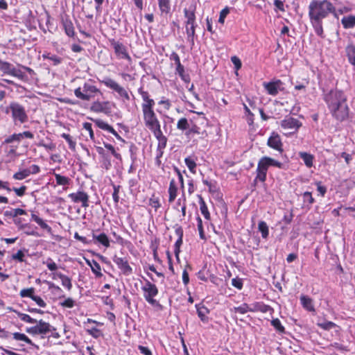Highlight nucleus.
Here are the masks:
<instances>
[{
    "label": "nucleus",
    "instance_id": "nucleus-7",
    "mask_svg": "<svg viewBox=\"0 0 355 355\" xmlns=\"http://www.w3.org/2000/svg\"><path fill=\"white\" fill-rule=\"evenodd\" d=\"M7 113L10 112L15 124L24 123L28 121V116L25 107L17 102H11L7 107Z\"/></svg>",
    "mask_w": 355,
    "mask_h": 355
},
{
    "label": "nucleus",
    "instance_id": "nucleus-8",
    "mask_svg": "<svg viewBox=\"0 0 355 355\" xmlns=\"http://www.w3.org/2000/svg\"><path fill=\"white\" fill-rule=\"evenodd\" d=\"M184 17L187 18L186 21V33L187 40L190 42L191 46L194 45V38L196 35V15L195 9L184 10Z\"/></svg>",
    "mask_w": 355,
    "mask_h": 355
},
{
    "label": "nucleus",
    "instance_id": "nucleus-9",
    "mask_svg": "<svg viewBox=\"0 0 355 355\" xmlns=\"http://www.w3.org/2000/svg\"><path fill=\"white\" fill-rule=\"evenodd\" d=\"M141 290L144 292V297L148 304L153 306H160L159 302L154 299V297L158 294V289L155 284L151 283L147 279H145V282L141 287Z\"/></svg>",
    "mask_w": 355,
    "mask_h": 355
},
{
    "label": "nucleus",
    "instance_id": "nucleus-16",
    "mask_svg": "<svg viewBox=\"0 0 355 355\" xmlns=\"http://www.w3.org/2000/svg\"><path fill=\"white\" fill-rule=\"evenodd\" d=\"M68 198L74 203L81 202L82 207L85 209L89 207V196L82 190H79L76 193H69Z\"/></svg>",
    "mask_w": 355,
    "mask_h": 355
},
{
    "label": "nucleus",
    "instance_id": "nucleus-19",
    "mask_svg": "<svg viewBox=\"0 0 355 355\" xmlns=\"http://www.w3.org/2000/svg\"><path fill=\"white\" fill-rule=\"evenodd\" d=\"M175 232L178 238L174 245V252L176 258L178 259L179 254L180 252V246L182 244L183 230L182 227H178L175 229Z\"/></svg>",
    "mask_w": 355,
    "mask_h": 355
},
{
    "label": "nucleus",
    "instance_id": "nucleus-63",
    "mask_svg": "<svg viewBox=\"0 0 355 355\" xmlns=\"http://www.w3.org/2000/svg\"><path fill=\"white\" fill-rule=\"evenodd\" d=\"M24 253L21 250H18L17 253L12 254V259L17 260L19 262L24 261Z\"/></svg>",
    "mask_w": 355,
    "mask_h": 355
},
{
    "label": "nucleus",
    "instance_id": "nucleus-5",
    "mask_svg": "<svg viewBox=\"0 0 355 355\" xmlns=\"http://www.w3.org/2000/svg\"><path fill=\"white\" fill-rule=\"evenodd\" d=\"M270 166H275L279 168L283 167V164L269 157H261L257 165L256 179L263 182L266 180V174Z\"/></svg>",
    "mask_w": 355,
    "mask_h": 355
},
{
    "label": "nucleus",
    "instance_id": "nucleus-46",
    "mask_svg": "<svg viewBox=\"0 0 355 355\" xmlns=\"http://www.w3.org/2000/svg\"><path fill=\"white\" fill-rule=\"evenodd\" d=\"M34 288H24L20 291L19 295L21 297H30L32 299V297L34 295Z\"/></svg>",
    "mask_w": 355,
    "mask_h": 355
},
{
    "label": "nucleus",
    "instance_id": "nucleus-15",
    "mask_svg": "<svg viewBox=\"0 0 355 355\" xmlns=\"http://www.w3.org/2000/svg\"><path fill=\"white\" fill-rule=\"evenodd\" d=\"M111 103L110 101H95L92 103L90 110L96 113L108 114L111 112Z\"/></svg>",
    "mask_w": 355,
    "mask_h": 355
},
{
    "label": "nucleus",
    "instance_id": "nucleus-43",
    "mask_svg": "<svg viewBox=\"0 0 355 355\" xmlns=\"http://www.w3.org/2000/svg\"><path fill=\"white\" fill-rule=\"evenodd\" d=\"M83 128L85 131L88 132L90 139L94 141L95 140V137L92 123L85 122L83 124Z\"/></svg>",
    "mask_w": 355,
    "mask_h": 355
},
{
    "label": "nucleus",
    "instance_id": "nucleus-31",
    "mask_svg": "<svg viewBox=\"0 0 355 355\" xmlns=\"http://www.w3.org/2000/svg\"><path fill=\"white\" fill-rule=\"evenodd\" d=\"M159 10L162 13L167 14L171 10L169 0H158Z\"/></svg>",
    "mask_w": 355,
    "mask_h": 355
},
{
    "label": "nucleus",
    "instance_id": "nucleus-45",
    "mask_svg": "<svg viewBox=\"0 0 355 355\" xmlns=\"http://www.w3.org/2000/svg\"><path fill=\"white\" fill-rule=\"evenodd\" d=\"M61 137L67 141L69 147L71 150H74L76 149V143L72 140L71 137L69 135L62 133Z\"/></svg>",
    "mask_w": 355,
    "mask_h": 355
},
{
    "label": "nucleus",
    "instance_id": "nucleus-13",
    "mask_svg": "<svg viewBox=\"0 0 355 355\" xmlns=\"http://www.w3.org/2000/svg\"><path fill=\"white\" fill-rule=\"evenodd\" d=\"M110 43L114 50V53L119 59H125L129 63H132V58L128 54L127 47L121 42L116 41L114 39L110 40Z\"/></svg>",
    "mask_w": 355,
    "mask_h": 355
},
{
    "label": "nucleus",
    "instance_id": "nucleus-61",
    "mask_svg": "<svg viewBox=\"0 0 355 355\" xmlns=\"http://www.w3.org/2000/svg\"><path fill=\"white\" fill-rule=\"evenodd\" d=\"M230 10H229V8H225L224 9H223L220 12V16H219V19H218V21L221 24H223L224 23V21H225V18L226 17V16L228 15Z\"/></svg>",
    "mask_w": 355,
    "mask_h": 355
},
{
    "label": "nucleus",
    "instance_id": "nucleus-53",
    "mask_svg": "<svg viewBox=\"0 0 355 355\" xmlns=\"http://www.w3.org/2000/svg\"><path fill=\"white\" fill-rule=\"evenodd\" d=\"M32 300L38 305L40 307L45 308L46 306V303L44 300L40 296L34 295L32 297Z\"/></svg>",
    "mask_w": 355,
    "mask_h": 355
},
{
    "label": "nucleus",
    "instance_id": "nucleus-64",
    "mask_svg": "<svg viewBox=\"0 0 355 355\" xmlns=\"http://www.w3.org/2000/svg\"><path fill=\"white\" fill-rule=\"evenodd\" d=\"M46 265L49 270L54 271L56 270L58 268L57 264L51 259H49L46 262Z\"/></svg>",
    "mask_w": 355,
    "mask_h": 355
},
{
    "label": "nucleus",
    "instance_id": "nucleus-24",
    "mask_svg": "<svg viewBox=\"0 0 355 355\" xmlns=\"http://www.w3.org/2000/svg\"><path fill=\"white\" fill-rule=\"evenodd\" d=\"M298 155L307 168H311L313 166L314 156L313 155L306 152H300Z\"/></svg>",
    "mask_w": 355,
    "mask_h": 355
},
{
    "label": "nucleus",
    "instance_id": "nucleus-10",
    "mask_svg": "<svg viewBox=\"0 0 355 355\" xmlns=\"http://www.w3.org/2000/svg\"><path fill=\"white\" fill-rule=\"evenodd\" d=\"M100 82L103 84L106 87L116 92L119 97L124 98L126 101L130 100V96L126 89L121 86L117 82L110 77H104Z\"/></svg>",
    "mask_w": 355,
    "mask_h": 355
},
{
    "label": "nucleus",
    "instance_id": "nucleus-11",
    "mask_svg": "<svg viewBox=\"0 0 355 355\" xmlns=\"http://www.w3.org/2000/svg\"><path fill=\"white\" fill-rule=\"evenodd\" d=\"M35 324V326L27 328L26 332L33 335H40L42 338H45L53 330V326L42 320L37 321Z\"/></svg>",
    "mask_w": 355,
    "mask_h": 355
},
{
    "label": "nucleus",
    "instance_id": "nucleus-51",
    "mask_svg": "<svg viewBox=\"0 0 355 355\" xmlns=\"http://www.w3.org/2000/svg\"><path fill=\"white\" fill-rule=\"evenodd\" d=\"M19 318L26 322V323H30V324H35L36 322H37V320L31 318L29 315L28 314H26V313H23V314H20L19 315Z\"/></svg>",
    "mask_w": 355,
    "mask_h": 355
},
{
    "label": "nucleus",
    "instance_id": "nucleus-34",
    "mask_svg": "<svg viewBox=\"0 0 355 355\" xmlns=\"http://www.w3.org/2000/svg\"><path fill=\"white\" fill-rule=\"evenodd\" d=\"M258 229L261 233V236L266 239L269 234L268 227L266 222L260 221L258 224Z\"/></svg>",
    "mask_w": 355,
    "mask_h": 355
},
{
    "label": "nucleus",
    "instance_id": "nucleus-26",
    "mask_svg": "<svg viewBox=\"0 0 355 355\" xmlns=\"http://www.w3.org/2000/svg\"><path fill=\"white\" fill-rule=\"evenodd\" d=\"M300 302L302 306L308 311H315V308L313 304V300L308 296L302 295L300 297Z\"/></svg>",
    "mask_w": 355,
    "mask_h": 355
},
{
    "label": "nucleus",
    "instance_id": "nucleus-28",
    "mask_svg": "<svg viewBox=\"0 0 355 355\" xmlns=\"http://www.w3.org/2000/svg\"><path fill=\"white\" fill-rule=\"evenodd\" d=\"M31 218L35 221L42 229L47 230L49 232L51 231V227L44 222L42 218L35 214H31Z\"/></svg>",
    "mask_w": 355,
    "mask_h": 355
},
{
    "label": "nucleus",
    "instance_id": "nucleus-22",
    "mask_svg": "<svg viewBox=\"0 0 355 355\" xmlns=\"http://www.w3.org/2000/svg\"><path fill=\"white\" fill-rule=\"evenodd\" d=\"M178 184L176 183L175 180H173V179L171 180L170 182V184H169V187H168V194H169V197H168L169 202H174V200H175V198L178 196Z\"/></svg>",
    "mask_w": 355,
    "mask_h": 355
},
{
    "label": "nucleus",
    "instance_id": "nucleus-14",
    "mask_svg": "<svg viewBox=\"0 0 355 355\" xmlns=\"http://www.w3.org/2000/svg\"><path fill=\"white\" fill-rule=\"evenodd\" d=\"M263 86L269 95L274 96H277L279 92L284 90V83L279 79L268 83L265 82L263 83Z\"/></svg>",
    "mask_w": 355,
    "mask_h": 355
},
{
    "label": "nucleus",
    "instance_id": "nucleus-17",
    "mask_svg": "<svg viewBox=\"0 0 355 355\" xmlns=\"http://www.w3.org/2000/svg\"><path fill=\"white\" fill-rule=\"evenodd\" d=\"M113 261L121 270L123 275L128 276L132 273V268L128 263V261L125 257H119L115 256L113 258Z\"/></svg>",
    "mask_w": 355,
    "mask_h": 355
},
{
    "label": "nucleus",
    "instance_id": "nucleus-58",
    "mask_svg": "<svg viewBox=\"0 0 355 355\" xmlns=\"http://www.w3.org/2000/svg\"><path fill=\"white\" fill-rule=\"evenodd\" d=\"M25 214H26V211L24 209L20 208L14 209L10 211V216L13 218Z\"/></svg>",
    "mask_w": 355,
    "mask_h": 355
},
{
    "label": "nucleus",
    "instance_id": "nucleus-62",
    "mask_svg": "<svg viewBox=\"0 0 355 355\" xmlns=\"http://www.w3.org/2000/svg\"><path fill=\"white\" fill-rule=\"evenodd\" d=\"M232 285L235 288L241 290L243 288V282L239 278H234L232 279Z\"/></svg>",
    "mask_w": 355,
    "mask_h": 355
},
{
    "label": "nucleus",
    "instance_id": "nucleus-52",
    "mask_svg": "<svg viewBox=\"0 0 355 355\" xmlns=\"http://www.w3.org/2000/svg\"><path fill=\"white\" fill-rule=\"evenodd\" d=\"M196 219H197V222H198L197 226H198V230L199 232L200 237L202 239H205L202 219L200 218V217L199 216L197 217Z\"/></svg>",
    "mask_w": 355,
    "mask_h": 355
},
{
    "label": "nucleus",
    "instance_id": "nucleus-37",
    "mask_svg": "<svg viewBox=\"0 0 355 355\" xmlns=\"http://www.w3.org/2000/svg\"><path fill=\"white\" fill-rule=\"evenodd\" d=\"M232 311L240 314H245L250 312V305L246 303H243L239 306L234 307Z\"/></svg>",
    "mask_w": 355,
    "mask_h": 355
},
{
    "label": "nucleus",
    "instance_id": "nucleus-25",
    "mask_svg": "<svg viewBox=\"0 0 355 355\" xmlns=\"http://www.w3.org/2000/svg\"><path fill=\"white\" fill-rule=\"evenodd\" d=\"M341 24L345 29L353 28L355 26V16L347 15L343 17L341 19Z\"/></svg>",
    "mask_w": 355,
    "mask_h": 355
},
{
    "label": "nucleus",
    "instance_id": "nucleus-38",
    "mask_svg": "<svg viewBox=\"0 0 355 355\" xmlns=\"http://www.w3.org/2000/svg\"><path fill=\"white\" fill-rule=\"evenodd\" d=\"M28 173L29 171H28L27 168L23 169L15 173L13 175V178L17 180H22L30 175Z\"/></svg>",
    "mask_w": 355,
    "mask_h": 355
},
{
    "label": "nucleus",
    "instance_id": "nucleus-36",
    "mask_svg": "<svg viewBox=\"0 0 355 355\" xmlns=\"http://www.w3.org/2000/svg\"><path fill=\"white\" fill-rule=\"evenodd\" d=\"M200 209L202 214L205 218V219L209 220L210 219V214H209L208 208L206 205V203L203 200L202 198H200Z\"/></svg>",
    "mask_w": 355,
    "mask_h": 355
},
{
    "label": "nucleus",
    "instance_id": "nucleus-60",
    "mask_svg": "<svg viewBox=\"0 0 355 355\" xmlns=\"http://www.w3.org/2000/svg\"><path fill=\"white\" fill-rule=\"evenodd\" d=\"M39 146L44 147L46 150H54L55 149V144L53 142H50L49 144H45L44 142H40L38 144Z\"/></svg>",
    "mask_w": 355,
    "mask_h": 355
},
{
    "label": "nucleus",
    "instance_id": "nucleus-20",
    "mask_svg": "<svg viewBox=\"0 0 355 355\" xmlns=\"http://www.w3.org/2000/svg\"><path fill=\"white\" fill-rule=\"evenodd\" d=\"M62 22L66 35L69 37H73L75 31L72 21L68 17H66L62 19Z\"/></svg>",
    "mask_w": 355,
    "mask_h": 355
},
{
    "label": "nucleus",
    "instance_id": "nucleus-42",
    "mask_svg": "<svg viewBox=\"0 0 355 355\" xmlns=\"http://www.w3.org/2000/svg\"><path fill=\"white\" fill-rule=\"evenodd\" d=\"M43 58L44 59H48L53 62L54 65H58L61 63L62 58L55 55H51V53L44 54Z\"/></svg>",
    "mask_w": 355,
    "mask_h": 355
},
{
    "label": "nucleus",
    "instance_id": "nucleus-44",
    "mask_svg": "<svg viewBox=\"0 0 355 355\" xmlns=\"http://www.w3.org/2000/svg\"><path fill=\"white\" fill-rule=\"evenodd\" d=\"M271 324L278 332L284 333L285 331L284 327L278 318L273 319L271 321Z\"/></svg>",
    "mask_w": 355,
    "mask_h": 355
},
{
    "label": "nucleus",
    "instance_id": "nucleus-23",
    "mask_svg": "<svg viewBox=\"0 0 355 355\" xmlns=\"http://www.w3.org/2000/svg\"><path fill=\"white\" fill-rule=\"evenodd\" d=\"M86 263L90 266L92 272L96 275V277H101L103 273L101 272V267L100 264L95 260L86 259Z\"/></svg>",
    "mask_w": 355,
    "mask_h": 355
},
{
    "label": "nucleus",
    "instance_id": "nucleus-41",
    "mask_svg": "<svg viewBox=\"0 0 355 355\" xmlns=\"http://www.w3.org/2000/svg\"><path fill=\"white\" fill-rule=\"evenodd\" d=\"M94 123L99 128L107 132L112 128V126L101 119H94Z\"/></svg>",
    "mask_w": 355,
    "mask_h": 355
},
{
    "label": "nucleus",
    "instance_id": "nucleus-33",
    "mask_svg": "<svg viewBox=\"0 0 355 355\" xmlns=\"http://www.w3.org/2000/svg\"><path fill=\"white\" fill-rule=\"evenodd\" d=\"M58 276L62 282V285L67 288L69 291L71 290L72 288L71 279L62 273L58 274Z\"/></svg>",
    "mask_w": 355,
    "mask_h": 355
},
{
    "label": "nucleus",
    "instance_id": "nucleus-30",
    "mask_svg": "<svg viewBox=\"0 0 355 355\" xmlns=\"http://www.w3.org/2000/svg\"><path fill=\"white\" fill-rule=\"evenodd\" d=\"M184 163L191 173L193 174L196 173V163L194 158L192 157H187L184 159Z\"/></svg>",
    "mask_w": 355,
    "mask_h": 355
},
{
    "label": "nucleus",
    "instance_id": "nucleus-40",
    "mask_svg": "<svg viewBox=\"0 0 355 355\" xmlns=\"http://www.w3.org/2000/svg\"><path fill=\"white\" fill-rule=\"evenodd\" d=\"M176 73L180 76L181 79L185 83H189L190 81V78L188 74H186L184 72V67L183 65L181 66V68L176 67Z\"/></svg>",
    "mask_w": 355,
    "mask_h": 355
},
{
    "label": "nucleus",
    "instance_id": "nucleus-21",
    "mask_svg": "<svg viewBox=\"0 0 355 355\" xmlns=\"http://www.w3.org/2000/svg\"><path fill=\"white\" fill-rule=\"evenodd\" d=\"M93 239L103 245L105 248H107L110 247V239L108 236L105 233H101L99 234H96L95 233L92 234Z\"/></svg>",
    "mask_w": 355,
    "mask_h": 355
},
{
    "label": "nucleus",
    "instance_id": "nucleus-48",
    "mask_svg": "<svg viewBox=\"0 0 355 355\" xmlns=\"http://www.w3.org/2000/svg\"><path fill=\"white\" fill-rule=\"evenodd\" d=\"M149 205L153 207L155 210H157L161 206L159 198L153 195L149 199Z\"/></svg>",
    "mask_w": 355,
    "mask_h": 355
},
{
    "label": "nucleus",
    "instance_id": "nucleus-29",
    "mask_svg": "<svg viewBox=\"0 0 355 355\" xmlns=\"http://www.w3.org/2000/svg\"><path fill=\"white\" fill-rule=\"evenodd\" d=\"M54 176L58 185L67 187L70 184L71 180L68 177L61 175L58 173H54Z\"/></svg>",
    "mask_w": 355,
    "mask_h": 355
},
{
    "label": "nucleus",
    "instance_id": "nucleus-4",
    "mask_svg": "<svg viewBox=\"0 0 355 355\" xmlns=\"http://www.w3.org/2000/svg\"><path fill=\"white\" fill-rule=\"evenodd\" d=\"M19 68H16L11 63L3 61L0 59V71L4 74H8L11 76L15 77L21 81H27L28 78L25 71L28 72L30 74L33 73V70L30 67L19 65Z\"/></svg>",
    "mask_w": 355,
    "mask_h": 355
},
{
    "label": "nucleus",
    "instance_id": "nucleus-6",
    "mask_svg": "<svg viewBox=\"0 0 355 355\" xmlns=\"http://www.w3.org/2000/svg\"><path fill=\"white\" fill-rule=\"evenodd\" d=\"M96 94H101V90L92 84L91 80L84 83L82 87L74 90V95L76 98L85 101L94 98Z\"/></svg>",
    "mask_w": 355,
    "mask_h": 355
},
{
    "label": "nucleus",
    "instance_id": "nucleus-50",
    "mask_svg": "<svg viewBox=\"0 0 355 355\" xmlns=\"http://www.w3.org/2000/svg\"><path fill=\"white\" fill-rule=\"evenodd\" d=\"M87 333L92 337L97 338L102 336L101 331L96 327H91L87 329Z\"/></svg>",
    "mask_w": 355,
    "mask_h": 355
},
{
    "label": "nucleus",
    "instance_id": "nucleus-55",
    "mask_svg": "<svg viewBox=\"0 0 355 355\" xmlns=\"http://www.w3.org/2000/svg\"><path fill=\"white\" fill-rule=\"evenodd\" d=\"M104 146L107 149L109 150L111 153L113 155V156L116 158V159H121V156L119 153H116L114 146L110 144H106L105 143L104 144Z\"/></svg>",
    "mask_w": 355,
    "mask_h": 355
},
{
    "label": "nucleus",
    "instance_id": "nucleus-18",
    "mask_svg": "<svg viewBox=\"0 0 355 355\" xmlns=\"http://www.w3.org/2000/svg\"><path fill=\"white\" fill-rule=\"evenodd\" d=\"M268 145L270 148L278 151H282V143L281 139L277 134L272 133L268 140Z\"/></svg>",
    "mask_w": 355,
    "mask_h": 355
},
{
    "label": "nucleus",
    "instance_id": "nucleus-57",
    "mask_svg": "<svg viewBox=\"0 0 355 355\" xmlns=\"http://www.w3.org/2000/svg\"><path fill=\"white\" fill-rule=\"evenodd\" d=\"M170 60H173L175 63L176 67L181 68L182 65L180 62V59L177 53L173 52L170 55Z\"/></svg>",
    "mask_w": 355,
    "mask_h": 355
},
{
    "label": "nucleus",
    "instance_id": "nucleus-39",
    "mask_svg": "<svg viewBox=\"0 0 355 355\" xmlns=\"http://www.w3.org/2000/svg\"><path fill=\"white\" fill-rule=\"evenodd\" d=\"M177 128L180 130L184 131L189 128V123L186 118H181L177 123Z\"/></svg>",
    "mask_w": 355,
    "mask_h": 355
},
{
    "label": "nucleus",
    "instance_id": "nucleus-3",
    "mask_svg": "<svg viewBox=\"0 0 355 355\" xmlns=\"http://www.w3.org/2000/svg\"><path fill=\"white\" fill-rule=\"evenodd\" d=\"M139 93L142 98L141 110L143 114V119L144 124L148 129L158 125L160 122L154 111L155 105V101L150 98L148 92L139 89Z\"/></svg>",
    "mask_w": 355,
    "mask_h": 355
},
{
    "label": "nucleus",
    "instance_id": "nucleus-12",
    "mask_svg": "<svg viewBox=\"0 0 355 355\" xmlns=\"http://www.w3.org/2000/svg\"><path fill=\"white\" fill-rule=\"evenodd\" d=\"M302 125V123L299 120L291 116H286L281 121V127L286 131L284 133L286 135L295 134Z\"/></svg>",
    "mask_w": 355,
    "mask_h": 355
},
{
    "label": "nucleus",
    "instance_id": "nucleus-1",
    "mask_svg": "<svg viewBox=\"0 0 355 355\" xmlns=\"http://www.w3.org/2000/svg\"><path fill=\"white\" fill-rule=\"evenodd\" d=\"M334 6L328 0H313L309 5V17L315 33L323 37L322 20L335 13Z\"/></svg>",
    "mask_w": 355,
    "mask_h": 355
},
{
    "label": "nucleus",
    "instance_id": "nucleus-35",
    "mask_svg": "<svg viewBox=\"0 0 355 355\" xmlns=\"http://www.w3.org/2000/svg\"><path fill=\"white\" fill-rule=\"evenodd\" d=\"M149 130L153 132V135L155 136L157 141L166 137L161 130L160 124L155 127H153Z\"/></svg>",
    "mask_w": 355,
    "mask_h": 355
},
{
    "label": "nucleus",
    "instance_id": "nucleus-2",
    "mask_svg": "<svg viewBox=\"0 0 355 355\" xmlns=\"http://www.w3.org/2000/svg\"><path fill=\"white\" fill-rule=\"evenodd\" d=\"M332 114L339 121H343L348 115L345 94L338 90L331 91L325 98Z\"/></svg>",
    "mask_w": 355,
    "mask_h": 355
},
{
    "label": "nucleus",
    "instance_id": "nucleus-27",
    "mask_svg": "<svg viewBox=\"0 0 355 355\" xmlns=\"http://www.w3.org/2000/svg\"><path fill=\"white\" fill-rule=\"evenodd\" d=\"M196 308L197 309L198 315L200 318V320L202 322H207L208 318L207 317V315L209 313V309L206 306L200 304H196Z\"/></svg>",
    "mask_w": 355,
    "mask_h": 355
},
{
    "label": "nucleus",
    "instance_id": "nucleus-56",
    "mask_svg": "<svg viewBox=\"0 0 355 355\" xmlns=\"http://www.w3.org/2000/svg\"><path fill=\"white\" fill-rule=\"evenodd\" d=\"M60 305L66 308H73L75 305V302L73 299L69 297L60 303Z\"/></svg>",
    "mask_w": 355,
    "mask_h": 355
},
{
    "label": "nucleus",
    "instance_id": "nucleus-59",
    "mask_svg": "<svg viewBox=\"0 0 355 355\" xmlns=\"http://www.w3.org/2000/svg\"><path fill=\"white\" fill-rule=\"evenodd\" d=\"M26 186H21L19 188H15L14 187L12 190L15 191L16 195L17 196L21 197L25 194V192L26 191Z\"/></svg>",
    "mask_w": 355,
    "mask_h": 355
},
{
    "label": "nucleus",
    "instance_id": "nucleus-47",
    "mask_svg": "<svg viewBox=\"0 0 355 355\" xmlns=\"http://www.w3.org/2000/svg\"><path fill=\"white\" fill-rule=\"evenodd\" d=\"M318 326H319L320 327H321L322 329H323L324 330H330V329H333L334 327H335L336 325L333 322L324 321V322H318Z\"/></svg>",
    "mask_w": 355,
    "mask_h": 355
},
{
    "label": "nucleus",
    "instance_id": "nucleus-49",
    "mask_svg": "<svg viewBox=\"0 0 355 355\" xmlns=\"http://www.w3.org/2000/svg\"><path fill=\"white\" fill-rule=\"evenodd\" d=\"M302 197L304 202L308 203L309 205H311L314 202V198L312 197L311 192H304L302 195Z\"/></svg>",
    "mask_w": 355,
    "mask_h": 355
},
{
    "label": "nucleus",
    "instance_id": "nucleus-54",
    "mask_svg": "<svg viewBox=\"0 0 355 355\" xmlns=\"http://www.w3.org/2000/svg\"><path fill=\"white\" fill-rule=\"evenodd\" d=\"M120 189H121V186L115 185V184L113 185L114 191L112 193V198L116 204H117L119 201V193Z\"/></svg>",
    "mask_w": 355,
    "mask_h": 355
},
{
    "label": "nucleus",
    "instance_id": "nucleus-32",
    "mask_svg": "<svg viewBox=\"0 0 355 355\" xmlns=\"http://www.w3.org/2000/svg\"><path fill=\"white\" fill-rule=\"evenodd\" d=\"M12 336L15 340L23 341L29 345L33 344L31 340L24 334L15 332L12 334Z\"/></svg>",
    "mask_w": 355,
    "mask_h": 355
}]
</instances>
